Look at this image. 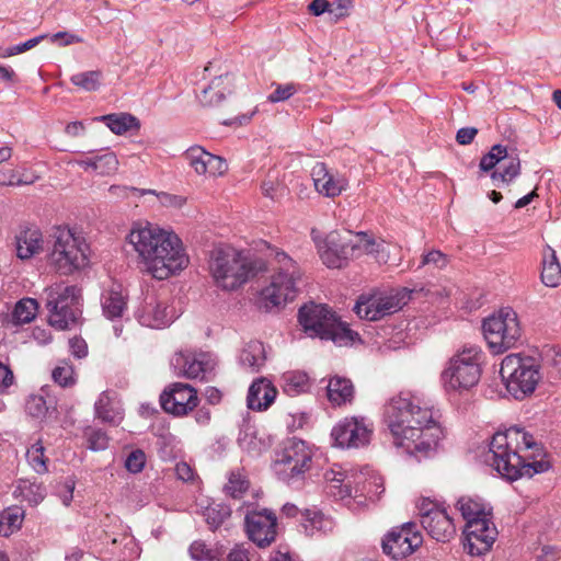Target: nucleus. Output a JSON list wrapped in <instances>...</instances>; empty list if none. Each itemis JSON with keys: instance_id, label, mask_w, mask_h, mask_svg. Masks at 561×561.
<instances>
[{"instance_id": "nucleus-33", "label": "nucleus", "mask_w": 561, "mask_h": 561, "mask_svg": "<svg viewBox=\"0 0 561 561\" xmlns=\"http://www.w3.org/2000/svg\"><path fill=\"white\" fill-rule=\"evenodd\" d=\"M456 507L461 513L466 524H469L471 520L473 522L491 517V508L488 507L480 499L461 496L457 501Z\"/></svg>"}, {"instance_id": "nucleus-25", "label": "nucleus", "mask_w": 561, "mask_h": 561, "mask_svg": "<svg viewBox=\"0 0 561 561\" xmlns=\"http://www.w3.org/2000/svg\"><path fill=\"white\" fill-rule=\"evenodd\" d=\"M15 253L20 260H28L43 250V236L35 226L19 227L14 237Z\"/></svg>"}, {"instance_id": "nucleus-58", "label": "nucleus", "mask_w": 561, "mask_h": 561, "mask_svg": "<svg viewBox=\"0 0 561 561\" xmlns=\"http://www.w3.org/2000/svg\"><path fill=\"white\" fill-rule=\"evenodd\" d=\"M417 508H419V515H420L421 522L423 519H425L426 517L434 516L433 513H436V512H439L443 510V507H440L439 505H437L436 503H434L427 499L422 500L420 502V504L417 505Z\"/></svg>"}, {"instance_id": "nucleus-36", "label": "nucleus", "mask_w": 561, "mask_h": 561, "mask_svg": "<svg viewBox=\"0 0 561 561\" xmlns=\"http://www.w3.org/2000/svg\"><path fill=\"white\" fill-rule=\"evenodd\" d=\"M323 340L332 341L337 346H348L353 345L356 341H360V337L359 334L351 330L346 323L335 318Z\"/></svg>"}, {"instance_id": "nucleus-29", "label": "nucleus", "mask_w": 561, "mask_h": 561, "mask_svg": "<svg viewBox=\"0 0 561 561\" xmlns=\"http://www.w3.org/2000/svg\"><path fill=\"white\" fill-rule=\"evenodd\" d=\"M540 279L547 287H558L561 284V264L550 245L542 251Z\"/></svg>"}, {"instance_id": "nucleus-38", "label": "nucleus", "mask_w": 561, "mask_h": 561, "mask_svg": "<svg viewBox=\"0 0 561 561\" xmlns=\"http://www.w3.org/2000/svg\"><path fill=\"white\" fill-rule=\"evenodd\" d=\"M96 119L105 122L106 126L116 135H123L131 128L138 127L137 118L127 113L103 115Z\"/></svg>"}, {"instance_id": "nucleus-63", "label": "nucleus", "mask_w": 561, "mask_h": 561, "mask_svg": "<svg viewBox=\"0 0 561 561\" xmlns=\"http://www.w3.org/2000/svg\"><path fill=\"white\" fill-rule=\"evenodd\" d=\"M226 561H250L249 552L243 546L237 545L228 553Z\"/></svg>"}, {"instance_id": "nucleus-27", "label": "nucleus", "mask_w": 561, "mask_h": 561, "mask_svg": "<svg viewBox=\"0 0 561 561\" xmlns=\"http://www.w3.org/2000/svg\"><path fill=\"white\" fill-rule=\"evenodd\" d=\"M276 388L266 378H259L249 388L247 402L248 408L254 411L266 410L275 400Z\"/></svg>"}, {"instance_id": "nucleus-57", "label": "nucleus", "mask_w": 561, "mask_h": 561, "mask_svg": "<svg viewBox=\"0 0 561 561\" xmlns=\"http://www.w3.org/2000/svg\"><path fill=\"white\" fill-rule=\"evenodd\" d=\"M207 158V173L210 175L224 174L227 171L226 161L213 153H209Z\"/></svg>"}, {"instance_id": "nucleus-23", "label": "nucleus", "mask_w": 561, "mask_h": 561, "mask_svg": "<svg viewBox=\"0 0 561 561\" xmlns=\"http://www.w3.org/2000/svg\"><path fill=\"white\" fill-rule=\"evenodd\" d=\"M311 176L317 192L325 197L334 198L348 186L343 175L331 171L323 162H317L313 165Z\"/></svg>"}, {"instance_id": "nucleus-44", "label": "nucleus", "mask_w": 561, "mask_h": 561, "mask_svg": "<svg viewBox=\"0 0 561 561\" xmlns=\"http://www.w3.org/2000/svg\"><path fill=\"white\" fill-rule=\"evenodd\" d=\"M118 168V160L114 152L93 156V171L99 175H110Z\"/></svg>"}, {"instance_id": "nucleus-61", "label": "nucleus", "mask_w": 561, "mask_h": 561, "mask_svg": "<svg viewBox=\"0 0 561 561\" xmlns=\"http://www.w3.org/2000/svg\"><path fill=\"white\" fill-rule=\"evenodd\" d=\"M13 373L0 362V393H3L13 382Z\"/></svg>"}, {"instance_id": "nucleus-7", "label": "nucleus", "mask_w": 561, "mask_h": 561, "mask_svg": "<svg viewBox=\"0 0 561 561\" xmlns=\"http://www.w3.org/2000/svg\"><path fill=\"white\" fill-rule=\"evenodd\" d=\"M312 449L306 442L288 439L273 465L277 479L293 489H300L312 467Z\"/></svg>"}, {"instance_id": "nucleus-26", "label": "nucleus", "mask_w": 561, "mask_h": 561, "mask_svg": "<svg viewBox=\"0 0 561 561\" xmlns=\"http://www.w3.org/2000/svg\"><path fill=\"white\" fill-rule=\"evenodd\" d=\"M433 514L434 516L426 517L422 520V527L436 541H450L456 535V526L453 518L445 508Z\"/></svg>"}, {"instance_id": "nucleus-11", "label": "nucleus", "mask_w": 561, "mask_h": 561, "mask_svg": "<svg viewBox=\"0 0 561 561\" xmlns=\"http://www.w3.org/2000/svg\"><path fill=\"white\" fill-rule=\"evenodd\" d=\"M483 335L490 348L496 353L516 346L522 337V327L517 313L511 308H501L482 324Z\"/></svg>"}, {"instance_id": "nucleus-48", "label": "nucleus", "mask_w": 561, "mask_h": 561, "mask_svg": "<svg viewBox=\"0 0 561 561\" xmlns=\"http://www.w3.org/2000/svg\"><path fill=\"white\" fill-rule=\"evenodd\" d=\"M100 71H84L73 75L70 81L84 91H96L100 87Z\"/></svg>"}, {"instance_id": "nucleus-20", "label": "nucleus", "mask_w": 561, "mask_h": 561, "mask_svg": "<svg viewBox=\"0 0 561 561\" xmlns=\"http://www.w3.org/2000/svg\"><path fill=\"white\" fill-rule=\"evenodd\" d=\"M335 318L334 312L327 306L313 302L302 306L298 312V321L305 332L311 337L321 340L324 339Z\"/></svg>"}, {"instance_id": "nucleus-41", "label": "nucleus", "mask_w": 561, "mask_h": 561, "mask_svg": "<svg viewBox=\"0 0 561 561\" xmlns=\"http://www.w3.org/2000/svg\"><path fill=\"white\" fill-rule=\"evenodd\" d=\"M249 489V481L241 471H231L225 492L233 499H241Z\"/></svg>"}, {"instance_id": "nucleus-35", "label": "nucleus", "mask_w": 561, "mask_h": 561, "mask_svg": "<svg viewBox=\"0 0 561 561\" xmlns=\"http://www.w3.org/2000/svg\"><path fill=\"white\" fill-rule=\"evenodd\" d=\"M354 245V256L358 257L363 253L374 255L378 261H387L388 255L385 254L382 242H377L366 232H357L352 238Z\"/></svg>"}, {"instance_id": "nucleus-17", "label": "nucleus", "mask_w": 561, "mask_h": 561, "mask_svg": "<svg viewBox=\"0 0 561 561\" xmlns=\"http://www.w3.org/2000/svg\"><path fill=\"white\" fill-rule=\"evenodd\" d=\"M245 531L257 547L270 546L277 535V518L272 511H251L245 515Z\"/></svg>"}, {"instance_id": "nucleus-30", "label": "nucleus", "mask_w": 561, "mask_h": 561, "mask_svg": "<svg viewBox=\"0 0 561 561\" xmlns=\"http://www.w3.org/2000/svg\"><path fill=\"white\" fill-rule=\"evenodd\" d=\"M266 362L264 344L260 341H250L239 355V363L251 373H257Z\"/></svg>"}, {"instance_id": "nucleus-15", "label": "nucleus", "mask_w": 561, "mask_h": 561, "mask_svg": "<svg viewBox=\"0 0 561 561\" xmlns=\"http://www.w3.org/2000/svg\"><path fill=\"white\" fill-rule=\"evenodd\" d=\"M199 399L195 388L188 383L173 382L160 396L162 409L174 416H184L194 411Z\"/></svg>"}, {"instance_id": "nucleus-43", "label": "nucleus", "mask_w": 561, "mask_h": 561, "mask_svg": "<svg viewBox=\"0 0 561 561\" xmlns=\"http://www.w3.org/2000/svg\"><path fill=\"white\" fill-rule=\"evenodd\" d=\"M206 157H209V152H207L199 146L191 147L184 152V159L188 162V164L195 170L197 174L207 173Z\"/></svg>"}, {"instance_id": "nucleus-37", "label": "nucleus", "mask_w": 561, "mask_h": 561, "mask_svg": "<svg viewBox=\"0 0 561 561\" xmlns=\"http://www.w3.org/2000/svg\"><path fill=\"white\" fill-rule=\"evenodd\" d=\"M23 519L24 511L21 507H8L0 515V535L9 537L21 528Z\"/></svg>"}, {"instance_id": "nucleus-21", "label": "nucleus", "mask_w": 561, "mask_h": 561, "mask_svg": "<svg viewBox=\"0 0 561 561\" xmlns=\"http://www.w3.org/2000/svg\"><path fill=\"white\" fill-rule=\"evenodd\" d=\"M371 436V430L356 417L345 419L337 423L331 432L334 445L341 448H358L366 446Z\"/></svg>"}, {"instance_id": "nucleus-34", "label": "nucleus", "mask_w": 561, "mask_h": 561, "mask_svg": "<svg viewBox=\"0 0 561 561\" xmlns=\"http://www.w3.org/2000/svg\"><path fill=\"white\" fill-rule=\"evenodd\" d=\"M301 519L302 527L309 536H313L316 534H328L334 528L333 519L318 511H304V513H301Z\"/></svg>"}, {"instance_id": "nucleus-51", "label": "nucleus", "mask_w": 561, "mask_h": 561, "mask_svg": "<svg viewBox=\"0 0 561 561\" xmlns=\"http://www.w3.org/2000/svg\"><path fill=\"white\" fill-rule=\"evenodd\" d=\"M190 556L195 561H214L217 553L202 540H196L190 546Z\"/></svg>"}, {"instance_id": "nucleus-3", "label": "nucleus", "mask_w": 561, "mask_h": 561, "mask_svg": "<svg viewBox=\"0 0 561 561\" xmlns=\"http://www.w3.org/2000/svg\"><path fill=\"white\" fill-rule=\"evenodd\" d=\"M127 240L138 253L146 272L157 279H167L188 264L180 238L149 222L133 224Z\"/></svg>"}, {"instance_id": "nucleus-46", "label": "nucleus", "mask_w": 561, "mask_h": 561, "mask_svg": "<svg viewBox=\"0 0 561 561\" xmlns=\"http://www.w3.org/2000/svg\"><path fill=\"white\" fill-rule=\"evenodd\" d=\"M44 446L41 440L34 443L26 451V458L31 467L39 474L47 472V458L44 454Z\"/></svg>"}, {"instance_id": "nucleus-19", "label": "nucleus", "mask_w": 561, "mask_h": 561, "mask_svg": "<svg viewBox=\"0 0 561 561\" xmlns=\"http://www.w3.org/2000/svg\"><path fill=\"white\" fill-rule=\"evenodd\" d=\"M359 478L360 476L344 471L340 465L334 463L323 473L325 492L337 500L351 497L353 493L355 496L363 495L364 489L359 488Z\"/></svg>"}, {"instance_id": "nucleus-4", "label": "nucleus", "mask_w": 561, "mask_h": 561, "mask_svg": "<svg viewBox=\"0 0 561 561\" xmlns=\"http://www.w3.org/2000/svg\"><path fill=\"white\" fill-rule=\"evenodd\" d=\"M266 270L261 259H251L232 248H217L210 252L209 271L216 285L234 290Z\"/></svg>"}, {"instance_id": "nucleus-52", "label": "nucleus", "mask_w": 561, "mask_h": 561, "mask_svg": "<svg viewBox=\"0 0 561 561\" xmlns=\"http://www.w3.org/2000/svg\"><path fill=\"white\" fill-rule=\"evenodd\" d=\"M25 410L31 416L42 419L46 415L48 407L43 396L32 394L26 401Z\"/></svg>"}, {"instance_id": "nucleus-45", "label": "nucleus", "mask_w": 561, "mask_h": 561, "mask_svg": "<svg viewBox=\"0 0 561 561\" xmlns=\"http://www.w3.org/2000/svg\"><path fill=\"white\" fill-rule=\"evenodd\" d=\"M222 83V76L214 79L211 83L207 87H204L199 101L204 105H217L225 99V92L220 89V84Z\"/></svg>"}, {"instance_id": "nucleus-22", "label": "nucleus", "mask_w": 561, "mask_h": 561, "mask_svg": "<svg viewBox=\"0 0 561 561\" xmlns=\"http://www.w3.org/2000/svg\"><path fill=\"white\" fill-rule=\"evenodd\" d=\"M322 262L330 268H341L354 256L352 239H345L337 232H331L320 250Z\"/></svg>"}, {"instance_id": "nucleus-40", "label": "nucleus", "mask_w": 561, "mask_h": 561, "mask_svg": "<svg viewBox=\"0 0 561 561\" xmlns=\"http://www.w3.org/2000/svg\"><path fill=\"white\" fill-rule=\"evenodd\" d=\"M308 376L304 373H287L284 376V391L288 396L302 393L308 389Z\"/></svg>"}, {"instance_id": "nucleus-55", "label": "nucleus", "mask_w": 561, "mask_h": 561, "mask_svg": "<svg viewBox=\"0 0 561 561\" xmlns=\"http://www.w3.org/2000/svg\"><path fill=\"white\" fill-rule=\"evenodd\" d=\"M146 463V455L142 450H133L125 460L126 469L131 473L140 472Z\"/></svg>"}, {"instance_id": "nucleus-12", "label": "nucleus", "mask_w": 561, "mask_h": 561, "mask_svg": "<svg viewBox=\"0 0 561 561\" xmlns=\"http://www.w3.org/2000/svg\"><path fill=\"white\" fill-rule=\"evenodd\" d=\"M409 298L407 288L391 289L387 293H375L362 296L354 307L355 313L369 321H377L401 310Z\"/></svg>"}, {"instance_id": "nucleus-2", "label": "nucleus", "mask_w": 561, "mask_h": 561, "mask_svg": "<svg viewBox=\"0 0 561 561\" xmlns=\"http://www.w3.org/2000/svg\"><path fill=\"white\" fill-rule=\"evenodd\" d=\"M484 462L510 481L524 476L531 478L550 468L541 443L517 426L493 435Z\"/></svg>"}, {"instance_id": "nucleus-59", "label": "nucleus", "mask_w": 561, "mask_h": 561, "mask_svg": "<svg viewBox=\"0 0 561 561\" xmlns=\"http://www.w3.org/2000/svg\"><path fill=\"white\" fill-rule=\"evenodd\" d=\"M69 348L73 356L83 358L88 354V345L81 337L75 336L69 340Z\"/></svg>"}, {"instance_id": "nucleus-6", "label": "nucleus", "mask_w": 561, "mask_h": 561, "mask_svg": "<svg viewBox=\"0 0 561 561\" xmlns=\"http://www.w3.org/2000/svg\"><path fill=\"white\" fill-rule=\"evenodd\" d=\"M483 353L477 345H466L446 364L440 379L446 391H463L474 387L481 377Z\"/></svg>"}, {"instance_id": "nucleus-47", "label": "nucleus", "mask_w": 561, "mask_h": 561, "mask_svg": "<svg viewBox=\"0 0 561 561\" xmlns=\"http://www.w3.org/2000/svg\"><path fill=\"white\" fill-rule=\"evenodd\" d=\"M543 360L550 367L549 377L561 380V346H549L543 351Z\"/></svg>"}, {"instance_id": "nucleus-60", "label": "nucleus", "mask_w": 561, "mask_h": 561, "mask_svg": "<svg viewBox=\"0 0 561 561\" xmlns=\"http://www.w3.org/2000/svg\"><path fill=\"white\" fill-rule=\"evenodd\" d=\"M477 134L478 129L474 127H462L458 129L456 140L459 145H469L473 141Z\"/></svg>"}, {"instance_id": "nucleus-10", "label": "nucleus", "mask_w": 561, "mask_h": 561, "mask_svg": "<svg viewBox=\"0 0 561 561\" xmlns=\"http://www.w3.org/2000/svg\"><path fill=\"white\" fill-rule=\"evenodd\" d=\"M44 294L50 327L67 330L78 322L81 316L79 288L56 284L47 287Z\"/></svg>"}, {"instance_id": "nucleus-64", "label": "nucleus", "mask_w": 561, "mask_h": 561, "mask_svg": "<svg viewBox=\"0 0 561 561\" xmlns=\"http://www.w3.org/2000/svg\"><path fill=\"white\" fill-rule=\"evenodd\" d=\"M175 472L179 479L183 481H191L194 479V471L186 462H180L175 467Z\"/></svg>"}, {"instance_id": "nucleus-18", "label": "nucleus", "mask_w": 561, "mask_h": 561, "mask_svg": "<svg viewBox=\"0 0 561 561\" xmlns=\"http://www.w3.org/2000/svg\"><path fill=\"white\" fill-rule=\"evenodd\" d=\"M178 377L203 380L214 369V360L207 353L176 352L170 362Z\"/></svg>"}, {"instance_id": "nucleus-39", "label": "nucleus", "mask_w": 561, "mask_h": 561, "mask_svg": "<svg viewBox=\"0 0 561 561\" xmlns=\"http://www.w3.org/2000/svg\"><path fill=\"white\" fill-rule=\"evenodd\" d=\"M38 308V304L33 298H23L16 302L12 312V318L15 323H28L35 316Z\"/></svg>"}, {"instance_id": "nucleus-42", "label": "nucleus", "mask_w": 561, "mask_h": 561, "mask_svg": "<svg viewBox=\"0 0 561 561\" xmlns=\"http://www.w3.org/2000/svg\"><path fill=\"white\" fill-rule=\"evenodd\" d=\"M231 514L229 506L225 504H213L204 511L205 522L210 529H217Z\"/></svg>"}, {"instance_id": "nucleus-13", "label": "nucleus", "mask_w": 561, "mask_h": 561, "mask_svg": "<svg viewBox=\"0 0 561 561\" xmlns=\"http://www.w3.org/2000/svg\"><path fill=\"white\" fill-rule=\"evenodd\" d=\"M483 172H491V179L499 183H511L520 174V160L517 154H508L507 147L494 145L490 151L484 154L479 163Z\"/></svg>"}, {"instance_id": "nucleus-5", "label": "nucleus", "mask_w": 561, "mask_h": 561, "mask_svg": "<svg viewBox=\"0 0 561 561\" xmlns=\"http://www.w3.org/2000/svg\"><path fill=\"white\" fill-rule=\"evenodd\" d=\"M270 259L275 273L270 286L261 293L266 309L294 300L297 295V282L301 278L297 262L284 251L271 249Z\"/></svg>"}, {"instance_id": "nucleus-53", "label": "nucleus", "mask_w": 561, "mask_h": 561, "mask_svg": "<svg viewBox=\"0 0 561 561\" xmlns=\"http://www.w3.org/2000/svg\"><path fill=\"white\" fill-rule=\"evenodd\" d=\"M297 92L294 83L277 84L275 90L267 96L268 102L278 103L291 98Z\"/></svg>"}, {"instance_id": "nucleus-50", "label": "nucleus", "mask_w": 561, "mask_h": 561, "mask_svg": "<svg viewBox=\"0 0 561 561\" xmlns=\"http://www.w3.org/2000/svg\"><path fill=\"white\" fill-rule=\"evenodd\" d=\"M84 435L88 440V447L91 450L99 451L107 448L108 437L104 431L99 428H88Z\"/></svg>"}, {"instance_id": "nucleus-8", "label": "nucleus", "mask_w": 561, "mask_h": 561, "mask_svg": "<svg viewBox=\"0 0 561 561\" xmlns=\"http://www.w3.org/2000/svg\"><path fill=\"white\" fill-rule=\"evenodd\" d=\"M500 375L508 393L517 400L531 394L541 379L538 360L520 354L505 356L501 363Z\"/></svg>"}, {"instance_id": "nucleus-24", "label": "nucleus", "mask_w": 561, "mask_h": 561, "mask_svg": "<svg viewBox=\"0 0 561 561\" xmlns=\"http://www.w3.org/2000/svg\"><path fill=\"white\" fill-rule=\"evenodd\" d=\"M135 317L144 327L160 329L173 321L174 309L151 298L135 312Z\"/></svg>"}, {"instance_id": "nucleus-62", "label": "nucleus", "mask_w": 561, "mask_h": 561, "mask_svg": "<svg viewBox=\"0 0 561 561\" xmlns=\"http://www.w3.org/2000/svg\"><path fill=\"white\" fill-rule=\"evenodd\" d=\"M32 337L39 345H45L51 341V333L50 330L47 328L35 327L32 330Z\"/></svg>"}, {"instance_id": "nucleus-54", "label": "nucleus", "mask_w": 561, "mask_h": 561, "mask_svg": "<svg viewBox=\"0 0 561 561\" xmlns=\"http://www.w3.org/2000/svg\"><path fill=\"white\" fill-rule=\"evenodd\" d=\"M45 37H46V35H39V36L33 37L24 43L8 47L5 49V51L0 55V57H2V58L11 57L14 55L22 54L26 50H30V49L34 48L36 45H38Z\"/></svg>"}, {"instance_id": "nucleus-31", "label": "nucleus", "mask_w": 561, "mask_h": 561, "mask_svg": "<svg viewBox=\"0 0 561 561\" xmlns=\"http://www.w3.org/2000/svg\"><path fill=\"white\" fill-rule=\"evenodd\" d=\"M96 416L105 423L118 424L123 420L119 403L110 391H103L94 405Z\"/></svg>"}, {"instance_id": "nucleus-56", "label": "nucleus", "mask_w": 561, "mask_h": 561, "mask_svg": "<svg viewBox=\"0 0 561 561\" xmlns=\"http://www.w3.org/2000/svg\"><path fill=\"white\" fill-rule=\"evenodd\" d=\"M448 262V256L438 250H432L422 257V265L432 264L438 268H444Z\"/></svg>"}, {"instance_id": "nucleus-1", "label": "nucleus", "mask_w": 561, "mask_h": 561, "mask_svg": "<svg viewBox=\"0 0 561 561\" xmlns=\"http://www.w3.org/2000/svg\"><path fill=\"white\" fill-rule=\"evenodd\" d=\"M385 422L401 447L417 461L433 457L444 438V430L430 407L410 393H400L385 407Z\"/></svg>"}, {"instance_id": "nucleus-9", "label": "nucleus", "mask_w": 561, "mask_h": 561, "mask_svg": "<svg viewBox=\"0 0 561 561\" xmlns=\"http://www.w3.org/2000/svg\"><path fill=\"white\" fill-rule=\"evenodd\" d=\"M49 260L59 274L69 275L88 264V245L80 236L66 227L53 230Z\"/></svg>"}, {"instance_id": "nucleus-14", "label": "nucleus", "mask_w": 561, "mask_h": 561, "mask_svg": "<svg viewBox=\"0 0 561 561\" xmlns=\"http://www.w3.org/2000/svg\"><path fill=\"white\" fill-rule=\"evenodd\" d=\"M423 542L416 524L409 522L392 528L382 539V550L394 560L412 554Z\"/></svg>"}, {"instance_id": "nucleus-16", "label": "nucleus", "mask_w": 561, "mask_h": 561, "mask_svg": "<svg viewBox=\"0 0 561 561\" xmlns=\"http://www.w3.org/2000/svg\"><path fill=\"white\" fill-rule=\"evenodd\" d=\"M463 535L465 550L471 556H482L492 548L497 530L491 517H488L466 524Z\"/></svg>"}, {"instance_id": "nucleus-28", "label": "nucleus", "mask_w": 561, "mask_h": 561, "mask_svg": "<svg viewBox=\"0 0 561 561\" xmlns=\"http://www.w3.org/2000/svg\"><path fill=\"white\" fill-rule=\"evenodd\" d=\"M101 305L106 318L111 320L121 318L127 306V295L124 294L122 285L113 284L104 290L101 296Z\"/></svg>"}, {"instance_id": "nucleus-32", "label": "nucleus", "mask_w": 561, "mask_h": 561, "mask_svg": "<svg viewBox=\"0 0 561 561\" xmlns=\"http://www.w3.org/2000/svg\"><path fill=\"white\" fill-rule=\"evenodd\" d=\"M329 401L333 405H342L352 402L354 398V386L347 378L334 376L327 386Z\"/></svg>"}, {"instance_id": "nucleus-49", "label": "nucleus", "mask_w": 561, "mask_h": 561, "mask_svg": "<svg viewBox=\"0 0 561 561\" xmlns=\"http://www.w3.org/2000/svg\"><path fill=\"white\" fill-rule=\"evenodd\" d=\"M51 377L62 388L72 387L76 383L73 367L67 362L57 365L53 369Z\"/></svg>"}]
</instances>
